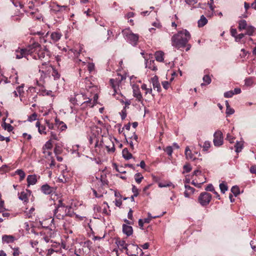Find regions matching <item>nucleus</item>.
<instances>
[{"instance_id": "1", "label": "nucleus", "mask_w": 256, "mask_h": 256, "mask_svg": "<svg viewBox=\"0 0 256 256\" xmlns=\"http://www.w3.org/2000/svg\"><path fill=\"white\" fill-rule=\"evenodd\" d=\"M190 38V32L186 30L178 32L172 38V44L178 49L186 47V51H188L191 48L190 44H188Z\"/></svg>"}, {"instance_id": "2", "label": "nucleus", "mask_w": 256, "mask_h": 256, "mask_svg": "<svg viewBox=\"0 0 256 256\" xmlns=\"http://www.w3.org/2000/svg\"><path fill=\"white\" fill-rule=\"evenodd\" d=\"M30 56L36 60H40L46 62H49L50 52L46 47H42L38 42H34L31 46Z\"/></svg>"}, {"instance_id": "3", "label": "nucleus", "mask_w": 256, "mask_h": 256, "mask_svg": "<svg viewBox=\"0 0 256 256\" xmlns=\"http://www.w3.org/2000/svg\"><path fill=\"white\" fill-rule=\"evenodd\" d=\"M117 245L120 247L122 249L126 250V254L129 256H136L137 252L132 254V250H136V251H140L142 253V250L140 248L137 244H128L124 240H120L116 242Z\"/></svg>"}, {"instance_id": "4", "label": "nucleus", "mask_w": 256, "mask_h": 256, "mask_svg": "<svg viewBox=\"0 0 256 256\" xmlns=\"http://www.w3.org/2000/svg\"><path fill=\"white\" fill-rule=\"evenodd\" d=\"M68 208L70 209V207L66 206L62 202V200H58L57 206H56L54 212V216L59 220L63 219L65 216L68 214L66 212Z\"/></svg>"}, {"instance_id": "5", "label": "nucleus", "mask_w": 256, "mask_h": 256, "mask_svg": "<svg viewBox=\"0 0 256 256\" xmlns=\"http://www.w3.org/2000/svg\"><path fill=\"white\" fill-rule=\"evenodd\" d=\"M124 38L132 46L137 44L139 36L138 34H134L130 28H126L122 31Z\"/></svg>"}, {"instance_id": "6", "label": "nucleus", "mask_w": 256, "mask_h": 256, "mask_svg": "<svg viewBox=\"0 0 256 256\" xmlns=\"http://www.w3.org/2000/svg\"><path fill=\"white\" fill-rule=\"evenodd\" d=\"M212 198V195L207 192H201L198 198V202L202 206H207Z\"/></svg>"}, {"instance_id": "7", "label": "nucleus", "mask_w": 256, "mask_h": 256, "mask_svg": "<svg viewBox=\"0 0 256 256\" xmlns=\"http://www.w3.org/2000/svg\"><path fill=\"white\" fill-rule=\"evenodd\" d=\"M214 144L215 146H218L223 144L222 134L220 130L215 132L214 134Z\"/></svg>"}, {"instance_id": "8", "label": "nucleus", "mask_w": 256, "mask_h": 256, "mask_svg": "<svg viewBox=\"0 0 256 256\" xmlns=\"http://www.w3.org/2000/svg\"><path fill=\"white\" fill-rule=\"evenodd\" d=\"M30 49L29 50L26 48H18L16 50L15 52L16 58L18 59H20L22 58L26 57V56L28 54L30 55Z\"/></svg>"}, {"instance_id": "9", "label": "nucleus", "mask_w": 256, "mask_h": 256, "mask_svg": "<svg viewBox=\"0 0 256 256\" xmlns=\"http://www.w3.org/2000/svg\"><path fill=\"white\" fill-rule=\"evenodd\" d=\"M120 76V80L118 82H117V81L114 79H110V85L114 91V94H113L114 96H116V94H117V88H118V83L120 82L122 80L126 78L123 76L121 75Z\"/></svg>"}, {"instance_id": "10", "label": "nucleus", "mask_w": 256, "mask_h": 256, "mask_svg": "<svg viewBox=\"0 0 256 256\" xmlns=\"http://www.w3.org/2000/svg\"><path fill=\"white\" fill-rule=\"evenodd\" d=\"M41 190L46 194H50L54 192V188L48 184L42 185L41 187Z\"/></svg>"}, {"instance_id": "11", "label": "nucleus", "mask_w": 256, "mask_h": 256, "mask_svg": "<svg viewBox=\"0 0 256 256\" xmlns=\"http://www.w3.org/2000/svg\"><path fill=\"white\" fill-rule=\"evenodd\" d=\"M122 232L127 236H129L132 234L133 229L131 226L124 224L122 225Z\"/></svg>"}, {"instance_id": "12", "label": "nucleus", "mask_w": 256, "mask_h": 256, "mask_svg": "<svg viewBox=\"0 0 256 256\" xmlns=\"http://www.w3.org/2000/svg\"><path fill=\"white\" fill-rule=\"evenodd\" d=\"M47 68H48V71H50V72H52V75L54 78V80H58L60 78V75L55 68L52 66H49Z\"/></svg>"}, {"instance_id": "13", "label": "nucleus", "mask_w": 256, "mask_h": 256, "mask_svg": "<svg viewBox=\"0 0 256 256\" xmlns=\"http://www.w3.org/2000/svg\"><path fill=\"white\" fill-rule=\"evenodd\" d=\"M151 80L154 88H156L157 90L160 92V86L158 82V77L156 76H155L152 78Z\"/></svg>"}, {"instance_id": "14", "label": "nucleus", "mask_w": 256, "mask_h": 256, "mask_svg": "<svg viewBox=\"0 0 256 256\" xmlns=\"http://www.w3.org/2000/svg\"><path fill=\"white\" fill-rule=\"evenodd\" d=\"M185 155L186 159L194 160L196 159V157L194 156V154L192 152L188 146L186 147L185 150Z\"/></svg>"}, {"instance_id": "15", "label": "nucleus", "mask_w": 256, "mask_h": 256, "mask_svg": "<svg viewBox=\"0 0 256 256\" xmlns=\"http://www.w3.org/2000/svg\"><path fill=\"white\" fill-rule=\"evenodd\" d=\"M62 36V34L60 32H54L51 34L50 38L54 42H56L60 39Z\"/></svg>"}, {"instance_id": "16", "label": "nucleus", "mask_w": 256, "mask_h": 256, "mask_svg": "<svg viewBox=\"0 0 256 256\" xmlns=\"http://www.w3.org/2000/svg\"><path fill=\"white\" fill-rule=\"evenodd\" d=\"M37 182L36 176V175H28L27 177V182L28 186L34 185Z\"/></svg>"}, {"instance_id": "17", "label": "nucleus", "mask_w": 256, "mask_h": 256, "mask_svg": "<svg viewBox=\"0 0 256 256\" xmlns=\"http://www.w3.org/2000/svg\"><path fill=\"white\" fill-rule=\"evenodd\" d=\"M155 58L156 61L162 62L164 60V52L162 51H157L154 54Z\"/></svg>"}, {"instance_id": "18", "label": "nucleus", "mask_w": 256, "mask_h": 256, "mask_svg": "<svg viewBox=\"0 0 256 256\" xmlns=\"http://www.w3.org/2000/svg\"><path fill=\"white\" fill-rule=\"evenodd\" d=\"M67 6L55 4L52 6V10L55 12H62L66 10Z\"/></svg>"}, {"instance_id": "19", "label": "nucleus", "mask_w": 256, "mask_h": 256, "mask_svg": "<svg viewBox=\"0 0 256 256\" xmlns=\"http://www.w3.org/2000/svg\"><path fill=\"white\" fill-rule=\"evenodd\" d=\"M146 67H148V68L151 69L154 71H156L157 70V68L154 66V60H150L149 62L146 59Z\"/></svg>"}, {"instance_id": "20", "label": "nucleus", "mask_w": 256, "mask_h": 256, "mask_svg": "<svg viewBox=\"0 0 256 256\" xmlns=\"http://www.w3.org/2000/svg\"><path fill=\"white\" fill-rule=\"evenodd\" d=\"M238 24V28L240 31L243 30H246L248 26L247 24L246 20H239Z\"/></svg>"}, {"instance_id": "21", "label": "nucleus", "mask_w": 256, "mask_h": 256, "mask_svg": "<svg viewBox=\"0 0 256 256\" xmlns=\"http://www.w3.org/2000/svg\"><path fill=\"white\" fill-rule=\"evenodd\" d=\"M50 66L46 64V62H44L40 66H39V72H41L43 74H46V72H48V68Z\"/></svg>"}, {"instance_id": "22", "label": "nucleus", "mask_w": 256, "mask_h": 256, "mask_svg": "<svg viewBox=\"0 0 256 256\" xmlns=\"http://www.w3.org/2000/svg\"><path fill=\"white\" fill-rule=\"evenodd\" d=\"M62 178H59V180L64 183L66 182L69 179L68 172L66 170H63L62 172Z\"/></svg>"}, {"instance_id": "23", "label": "nucleus", "mask_w": 256, "mask_h": 256, "mask_svg": "<svg viewBox=\"0 0 256 256\" xmlns=\"http://www.w3.org/2000/svg\"><path fill=\"white\" fill-rule=\"evenodd\" d=\"M98 98V96L96 94L94 96V100L93 103H92V100L90 98H88V100L84 102H83V104H86V105L90 107H92L94 104H96L97 99Z\"/></svg>"}, {"instance_id": "24", "label": "nucleus", "mask_w": 256, "mask_h": 256, "mask_svg": "<svg viewBox=\"0 0 256 256\" xmlns=\"http://www.w3.org/2000/svg\"><path fill=\"white\" fill-rule=\"evenodd\" d=\"M122 154L124 158L126 160H128L132 158V154L128 152L126 148H125L122 150Z\"/></svg>"}, {"instance_id": "25", "label": "nucleus", "mask_w": 256, "mask_h": 256, "mask_svg": "<svg viewBox=\"0 0 256 256\" xmlns=\"http://www.w3.org/2000/svg\"><path fill=\"white\" fill-rule=\"evenodd\" d=\"M52 145L50 140H49L48 142H46V143L44 146H43L44 153L45 154L46 152L45 150L51 149L52 148ZM47 153H48V155H50L52 154V153L50 152H47Z\"/></svg>"}, {"instance_id": "26", "label": "nucleus", "mask_w": 256, "mask_h": 256, "mask_svg": "<svg viewBox=\"0 0 256 256\" xmlns=\"http://www.w3.org/2000/svg\"><path fill=\"white\" fill-rule=\"evenodd\" d=\"M36 126L38 128V132L40 134H46V126H41L40 122H37L36 124Z\"/></svg>"}, {"instance_id": "27", "label": "nucleus", "mask_w": 256, "mask_h": 256, "mask_svg": "<svg viewBox=\"0 0 256 256\" xmlns=\"http://www.w3.org/2000/svg\"><path fill=\"white\" fill-rule=\"evenodd\" d=\"M108 142L110 143V145L106 146V148L107 150V151L108 152H114L115 151V147L114 144L110 140H108Z\"/></svg>"}, {"instance_id": "28", "label": "nucleus", "mask_w": 256, "mask_h": 256, "mask_svg": "<svg viewBox=\"0 0 256 256\" xmlns=\"http://www.w3.org/2000/svg\"><path fill=\"white\" fill-rule=\"evenodd\" d=\"M2 240L4 242H12L14 240V237L12 236L4 235L2 236Z\"/></svg>"}, {"instance_id": "29", "label": "nucleus", "mask_w": 256, "mask_h": 256, "mask_svg": "<svg viewBox=\"0 0 256 256\" xmlns=\"http://www.w3.org/2000/svg\"><path fill=\"white\" fill-rule=\"evenodd\" d=\"M207 22V19L204 15H202L200 16V18L198 20V27H202L206 25Z\"/></svg>"}, {"instance_id": "30", "label": "nucleus", "mask_w": 256, "mask_h": 256, "mask_svg": "<svg viewBox=\"0 0 256 256\" xmlns=\"http://www.w3.org/2000/svg\"><path fill=\"white\" fill-rule=\"evenodd\" d=\"M5 121V119H3ZM2 126L5 130H7L8 132H10L13 130V126L10 124L6 123L5 122L2 124Z\"/></svg>"}, {"instance_id": "31", "label": "nucleus", "mask_w": 256, "mask_h": 256, "mask_svg": "<svg viewBox=\"0 0 256 256\" xmlns=\"http://www.w3.org/2000/svg\"><path fill=\"white\" fill-rule=\"evenodd\" d=\"M133 94H134V96L135 98H136L139 101H140L142 100V95L138 88L136 90L134 89Z\"/></svg>"}, {"instance_id": "32", "label": "nucleus", "mask_w": 256, "mask_h": 256, "mask_svg": "<svg viewBox=\"0 0 256 256\" xmlns=\"http://www.w3.org/2000/svg\"><path fill=\"white\" fill-rule=\"evenodd\" d=\"M246 30V32L245 33V34L251 36L253 35L254 32V28L252 26H248Z\"/></svg>"}, {"instance_id": "33", "label": "nucleus", "mask_w": 256, "mask_h": 256, "mask_svg": "<svg viewBox=\"0 0 256 256\" xmlns=\"http://www.w3.org/2000/svg\"><path fill=\"white\" fill-rule=\"evenodd\" d=\"M18 198L20 200H22L24 202H28V194L24 192H22L20 194Z\"/></svg>"}, {"instance_id": "34", "label": "nucleus", "mask_w": 256, "mask_h": 256, "mask_svg": "<svg viewBox=\"0 0 256 256\" xmlns=\"http://www.w3.org/2000/svg\"><path fill=\"white\" fill-rule=\"evenodd\" d=\"M15 173L20 176V181L22 180L26 176L25 172L22 170H20V169L17 170L15 172Z\"/></svg>"}, {"instance_id": "35", "label": "nucleus", "mask_w": 256, "mask_h": 256, "mask_svg": "<svg viewBox=\"0 0 256 256\" xmlns=\"http://www.w3.org/2000/svg\"><path fill=\"white\" fill-rule=\"evenodd\" d=\"M202 80H203V81L205 83L204 84V83H202L201 84L202 86H204V85H206V84H210L211 82V81H212L211 78H210V76L208 75H207V74L204 76L202 78Z\"/></svg>"}, {"instance_id": "36", "label": "nucleus", "mask_w": 256, "mask_h": 256, "mask_svg": "<svg viewBox=\"0 0 256 256\" xmlns=\"http://www.w3.org/2000/svg\"><path fill=\"white\" fill-rule=\"evenodd\" d=\"M143 178V176L140 172L136 173L134 175L135 180L138 184H140Z\"/></svg>"}, {"instance_id": "37", "label": "nucleus", "mask_w": 256, "mask_h": 256, "mask_svg": "<svg viewBox=\"0 0 256 256\" xmlns=\"http://www.w3.org/2000/svg\"><path fill=\"white\" fill-rule=\"evenodd\" d=\"M172 186V188H174V186L170 182H160L158 184V186L160 188H165Z\"/></svg>"}, {"instance_id": "38", "label": "nucleus", "mask_w": 256, "mask_h": 256, "mask_svg": "<svg viewBox=\"0 0 256 256\" xmlns=\"http://www.w3.org/2000/svg\"><path fill=\"white\" fill-rule=\"evenodd\" d=\"M231 191L236 196L240 194V190L237 186H233L231 188Z\"/></svg>"}, {"instance_id": "39", "label": "nucleus", "mask_w": 256, "mask_h": 256, "mask_svg": "<svg viewBox=\"0 0 256 256\" xmlns=\"http://www.w3.org/2000/svg\"><path fill=\"white\" fill-rule=\"evenodd\" d=\"M220 188L222 193L224 194L225 192L228 190V186L224 183H221L220 184Z\"/></svg>"}, {"instance_id": "40", "label": "nucleus", "mask_w": 256, "mask_h": 256, "mask_svg": "<svg viewBox=\"0 0 256 256\" xmlns=\"http://www.w3.org/2000/svg\"><path fill=\"white\" fill-rule=\"evenodd\" d=\"M164 151L167 153V154L170 156L172 153L173 150L172 148L170 146H167L165 149Z\"/></svg>"}, {"instance_id": "41", "label": "nucleus", "mask_w": 256, "mask_h": 256, "mask_svg": "<svg viewBox=\"0 0 256 256\" xmlns=\"http://www.w3.org/2000/svg\"><path fill=\"white\" fill-rule=\"evenodd\" d=\"M36 118H37V114L36 112H34L28 116V120L30 122H32V121L36 120Z\"/></svg>"}, {"instance_id": "42", "label": "nucleus", "mask_w": 256, "mask_h": 256, "mask_svg": "<svg viewBox=\"0 0 256 256\" xmlns=\"http://www.w3.org/2000/svg\"><path fill=\"white\" fill-rule=\"evenodd\" d=\"M245 34H240L238 35H236L235 38V40L237 42H240L241 39H242L245 36Z\"/></svg>"}, {"instance_id": "43", "label": "nucleus", "mask_w": 256, "mask_h": 256, "mask_svg": "<svg viewBox=\"0 0 256 256\" xmlns=\"http://www.w3.org/2000/svg\"><path fill=\"white\" fill-rule=\"evenodd\" d=\"M132 192L134 193V196H135V197L137 196L138 195V190L134 185H132Z\"/></svg>"}, {"instance_id": "44", "label": "nucleus", "mask_w": 256, "mask_h": 256, "mask_svg": "<svg viewBox=\"0 0 256 256\" xmlns=\"http://www.w3.org/2000/svg\"><path fill=\"white\" fill-rule=\"evenodd\" d=\"M206 191L209 192H214V188L212 184H208L207 186L205 188Z\"/></svg>"}, {"instance_id": "45", "label": "nucleus", "mask_w": 256, "mask_h": 256, "mask_svg": "<svg viewBox=\"0 0 256 256\" xmlns=\"http://www.w3.org/2000/svg\"><path fill=\"white\" fill-rule=\"evenodd\" d=\"M121 118L123 120L125 119L126 116V107H124L122 112H120Z\"/></svg>"}, {"instance_id": "46", "label": "nucleus", "mask_w": 256, "mask_h": 256, "mask_svg": "<svg viewBox=\"0 0 256 256\" xmlns=\"http://www.w3.org/2000/svg\"><path fill=\"white\" fill-rule=\"evenodd\" d=\"M234 95V92H233V90H230L227 92H224V96L225 98H231Z\"/></svg>"}, {"instance_id": "47", "label": "nucleus", "mask_w": 256, "mask_h": 256, "mask_svg": "<svg viewBox=\"0 0 256 256\" xmlns=\"http://www.w3.org/2000/svg\"><path fill=\"white\" fill-rule=\"evenodd\" d=\"M46 124L50 130H53L54 128V126L52 123L50 122V120H46Z\"/></svg>"}, {"instance_id": "48", "label": "nucleus", "mask_w": 256, "mask_h": 256, "mask_svg": "<svg viewBox=\"0 0 256 256\" xmlns=\"http://www.w3.org/2000/svg\"><path fill=\"white\" fill-rule=\"evenodd\" d=\"M210 146V142L208 141H206L204 144L203 148L204 150H207Z\"/></svg>"}, {"instance_id": "49", "label": "nucleus", "mask_w": 256, "mask_h": 256, "mask_svg": "<svg viewBox=\"0 0 256 256\" xmlns=\"http://www.w3.org/2000/svg\"><path fill=\"white\" fill-rule=\"evenodd\" d=\"M234 110L233 108H231L230 106L226 108V114L228 115H230L234 113Z\"/></svg>"}, {"instance_id": "50", "label": "nucleus", "mask_w": 256, "mask_h": 256, "mask_svg": "<svg viewBox=\"0 0 256 256\" xmlns=\"http://www.w3.org/2000/svg\"><path fill=\"white\" fill-rule=\"evenodd\" d=\"M234 138L231 136L230 134H228L226 136V140L229 141L230 143H233Z\"/></svg>"}, {"instance_id": "51", "label": "nucleus", "mask_w": 256, "mask_h": 256, "mask_svg": "<svg viewBox=\"0 0 256 256\" xmlns=\"http://www.w3.org/2000/svg\"><path fill=\"white\" fill-rule=\"evenodd\" d=\"M186 172H188L192 170V168L190 164H185L183 167Z\"/></svg>"}, {"instance_id": "52", "label": "nucleus", "mask_w": 256, "mask_h": 256, "mask_svg": "<svg viewBox=\"0 0 256 256\" xmlns=\"http://www.w3.org/2000/svg\"><path fill=\"white\" fill-rule=\"evenodd\" d=\"M184 187L187 191L190 190V192L192 194H193L194 191V188L192 187H191L189 185H186L185 184Z\"/></svg>"}, {"instance_id": "53", "label": "nucleus", "mask_w": 256, "mask_h": 256, "mask_svg": "<svg viewBox=\"0 0 256 256\" xmlns=\"http://www.w3.org/2000/svg\"><path fill=\"white\" fill-rule=\"evenodd\" d=\"M236 148V152H239L242 149V146L238 142H237L235 146Z\"/></svg>"}, {"instance_id": "54", "label": "nucleus", "mask_w": 256, "mask_h": 256, "mask_svg": "<svg viewBox=\"0 0 256 256\" xmlns=\"http://www.w3.org/2000/svg\"><path fill=\"white\" fill-rule=\"evenodd\" d=\"M50 138L54 140H58V138L56 134L54 133V132H50Z\"/></svg>"}, {"instance_id": "55", "label": "nucleus", "mask_w": 256, "mask_h": 256, "mask_svg": "<svg viewBox=\"0 0 256 256\" xmlns=\"http://www.w3.org/2000/svg\"><path fill=\"white\" fill-rule=\"evenodd\" d=\"M230 34L232 36L235 38L237 35V30L236 28H231L230 29Z\"/></svg>"}, {"instance_id": "56", "label": "nucleus", "mask_w": 256, "mask_h": 256, "mask_svg": "<svg viewBox=\"0 0 256 256\" xmlns=\"http://www.w3.org/2000/svg\"><path fill=\"white\" fill-rule=\"evenodd\" d=\"M6 140L7 142H9L10 141V137H4L3 136L0 135V141H4Z\"/></svg>"}, {"instance_id": "57", "label": "nucleus", "mask_w": 256, "mask_h": 256, "mask_svg": "<svg viewBox=\"0 0 256 256\" xmlns=\"http://www.w3.org/2000/svg\"><path fill=\"white\" fill-rule=\"evenodd\" d=\"M19 255H20L19 248H14V249L13 256H19Z\"/></svg>"}, {"instance_id": "58", "label": "nucleus", "mask_w": 256, "mask_h": 256, "mask_svg": "<svg viewBox=\"0 0 256 256\" xmlns=\"http://www.w3.org/2000/svg\"><path fill=\"white\" fill-rule=\"evenodd\" d=\"M162 85L164 88L167 90L169 87L170 84L168 81H164L162 82Z\"/></svg>"}, {"instance_id": "59", "label": "nucleus", "mask_w": 256, "mask_h": 256, "mask_svg": "<svg viewBox=\"0 0 256 256\" xmlns=\"http://www.w3.org/2000/svg\"><path fill=\"white\" fill-rule=\"evenodd\" d=\"M23 88V86H18L16 88V92L18 93L20 95L21 94L22 92H24Z\"/></svg>"}, {"instance_id": "60", "label": "nucleus", "mask_w": 256, "mask_h": 256, "mask_svg": "<svg viewBox=\"0 0 256 256\" xmlns=\"http://www.w3.org/2000/svg\"><path fill=\"white\" fill-rule=\"evenodd\" d=\"M94 66L93 64L90 63L88 65V70L90 72L94 70Z\"/></svg>"}, {"instance_id": "61", "label": "nucleus", "mask_w": 256, "mask_h": 256, "mask_svg": "<svg viewBox=\"0 0 256 256\" xmlns=\"http://www.w3.org/2000/svg\"><path fill=\"white\" fill-rule=\"evenodd\" d=\"M186 4L190 5H193L196 3V0H185Z\"/></svg>"}, {"instance_id": "62", "label": "nucleus", "mask_w": 256, "mask_h": 256, "mask_svg": "<svg viewBox=\"0 0 256 256\" xmlns=\"http://www.w3.org/2000/svg\"><path fill=\"white\" fill-rule=\"evenodd\" d=\"M252 84V80L251 78H248L245 80V84L247 86H250Z\"/></svg>"}, {"instance_id": "63", "label": "nucleus", "mask_w": 256, "mask_h": 256, "mask_svg": "<svg viewBox=\"0 0 256 256\" xmlns=\"http://www.w3.org/2000/svg\"><path fill=\"white\" fill-rule=\"evenodd\" d=\"M250 170L251 173L256 174V166H252Z\"/></svg>"}, {"instance_id": "64", "label": "nucleus", "mask_w": 256, "mask_h": 256, "mask_svg": "<svg viewBox=\"0 0 256 256\" xmlns=\"http://www.w3.org/2000/svg\"><path fill=\"white\" fill-rule=\"evenodd\" d=\"M138 166H140L142 168H144L146 166L145 162L144 160H142L140 164H137Z\"/></svg>"}]
</instances>
